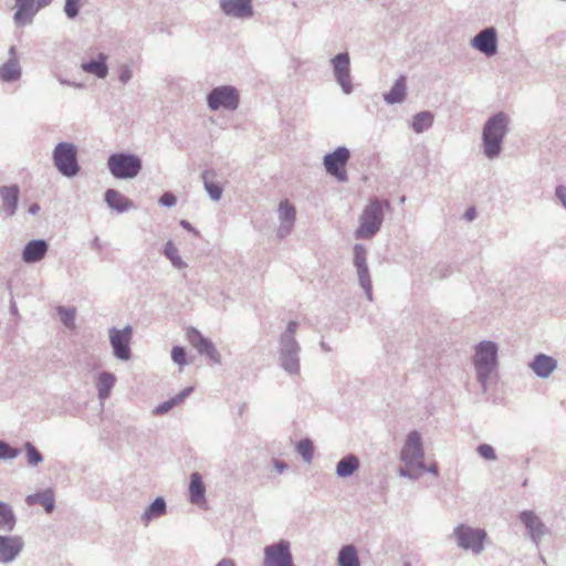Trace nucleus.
<instances>
[{
  "label": "nucleus",
  "mask_w": 566,
  "mask_h": 566,
  "mask_svg": "<svg viewBox=\"0 0 566 566\" xmlns=\"http://www.w3.org/2000/svg\"><path fill=\"white\" fill-rule=\"evenodd\" d=\"M207 105L212 112L219 109L233 112L240 105L239 91L232 85L213 87L207 95Z\"/></svg>",
  "instance_id": "obj_6"
},
{
  "label": "nucleus",
  "mask_w": 566,
  "mask_h": 566,
  "mask_svg": "<svg viewBox=\"0 0 566 566\" xmlns=\"http://www.w3.org/2000/svg\"><path fill=\"white\" fill-rule=\"evenodd\" d=\"M453 535L458 546L462 549L472 551L474 554H480L484 549L486 532L482 528H473L465 524H459L454 528Z\"/></svg>",
  "instance_id": "obj_8"
},
{
  "label": "nucleus",
  "mask_w": 566,
  "mask_h": 566,
  "mask_svg": "<svg viewBox=\"0 0 566 566\" xmlns=\"http://www.w3.org/2000/svg\"><path fill=\"white\" fill-rule=\"evenodd\" d=\"M59 81L63 85H70V86H74V87H77V88H83V84H81V83L70 82V81L64 80V78H59Z\"/></svg>",
  "instance_id": "obj_57"
},
{
  "label": "nucleus",
  "mask_w": 566,
  "mask_h": 566,
  "mask_svg": "<svg viewBox=\"0 0 566 566\" xmlns=\"http://www.w3.org/2000/svg\"><path fill=\"white\" fill-rule=\"evenodd\" d=\"M216 176H217V174L212 169L211 170H205L201 174L203 186H205V189L208 192L209 197L213 201H219L221 199V197H222L223 189H222V187L218 182H214L212 180Z\"/></svg>",
  "instance_id": "obj_33"
},
{
  "label": "nucleus",
  "mask_w": 566,
  "mask_h": 566,
  "mask_svg": "<svg viewBox=\"0 0 566 566\" xmlns=\"http://www.w3.org/2000/svg\"><path fill=\"white\" fill-rule=\"evenodd\" d=\"M43 9L38 0H15L13 21L17 27L31 24L35 14Z\"/></svg>",
  "instance_id": "obj_19"
},
{
  "label": "nucleus",
  "mask_w": 566,
  "mask_h": 566,
  "mask_svg": "<svg viewBox=\"0 0 566 566\" xmlns=\"http://www.w3.org/2000/svg\"><path fill=\"white\" fill-rule=\"evenodd\" d=\"M353 264L356 269L359 286L366 297L373 301V282L367 264V249L361 243H355L353 247Z\"/></svg>",
  "instance_id": "obj_9"
},
{
  "label": "nucleus",
  "mask_w": 566,
  "mask_h": 566,
  "mask_svg": "<svg viewBox=\"0 0 566 566\" xmlns=\"http://www.w3.org/2000/svg\"><path fill=\"white\" fill-rule=\"evenodd\" d=\"M52 160L63 177L73 178L81 170L77 160V147L73 143L61 142L56 144L52 153Z\"/></svg>",
  "instance_id": "obj_4"
},
{
  "label": "nucleus",
  "mask_w": 566,
  "mask_h": 566,
  "mask_svg": "<svg viewBox=\"0 0 566 566\" xmlns=\"http://www.w3.org/2000/svg\"><path fill=\"white\" fill-rule=\"evenodd\" d=\"M476 452L479 455L488 461L496 460V453L494 448L491 444L482 443L478 446Z\"/></svg>",
  "instance_id": "obj_46"
},
{
  "label": "nucleus",
  "mask_w": 566,
  "mask_h": 566,
  "mask_svg": "<svg viewBox=\"0 0 566 566\" xmlns=\"http://www.w3.org/2000/svg\"><path fill=\"white\" fill-rule=\"evenodd\" d=\"M10 313L12 315H18V307H17V304L13 300L10 301Z\"/></svg>",
  "instance_id": "obj_62"
},
{
  "label": "nucleus",
  "mask_w": 566,
  "mask_h": 566,
  "mask_svg": "<svg viewBox=\"0 0 566 566\" xmlns=\"http://www.w3.org/2000/svg\"><path fill=\"white\" fill-rule=\"evenodd\" d=\"M116 377L109 371L99 373L96 381L97 396L101 400H105L111 396V391L115 386Z\"/></svg>",
  "instance_id": "obj_31"
},
{
  "label": "nucleus",
  "mask_w": 566,
  "mask_h": 566,
  "mask_svg": "<svg viewBox=\"0 0 566 566\" xmlns=\"http://www.w3.org/2000/svg\"><path fill=\"white\" fill-rule=\"evenodd\" d=\"M349 158V149L345 146H339L333 153L326 154L323 159L326 172L335 177L338 181L346 182L348 176L345 167Z\"/></svg>",
  "instance_id": "obj_10"
},
{
  "label": "nucleus",
  "mask_w": 566,
  "mask_h": 566,
  "mask_svg": "<svg viewBox=\"0 0 566 566\" xmlns=\"http://www.w3.org/2000/svg\"><path fill=\"white\" fill-rule=\"evenodd\" d=\"M107 168L116 179H133L143 168L142 159L130 153H113L107 159Z\"/></svg>",
  "instance_id": "obj_5"
},
{
  "label": "nucleus",
  "mask_w": 566,
  "mask_h": 566,
  "mask_svg": "<svg viewBox=\"0 0 566 566\" xmlns=\"http://www.w3.org/2000/svg\"><path fill=\"white\" fill-rule=\"evenodd\" d=\"M555 195L563 207L566 209V186L559 185L555 189Z\"/></svg>",
  "instance_id": "obj_52"
},
{
  "label": "nucleus",
  "mask_w": 566,
  "mask_h": 566,
  "mask_svg": "<svg viewBox=\"0 0 566 566\" xmlns=\"http://www.w3.org/2000/svg\"><path fill=\"white\" fill-rule=\"evenodd\" d=\"M471 45L490 57L497 53V32L494 27L481 30L471 40Z\"/></svg>",
  "instance_id": "obj_17"
},
{
  "label": "nucleus",
  "mask_w": 566,
  "mask_h": 566,
  "mask_svg": "<svg viewBox=\"0 0 566 566\" xmlns=\"http://www.w3.org/2000/svg\"><path fill=\"white\" fill-rule=\"evenodd\" d=\"M22 75V69L19 59H8L0 66V80L4 83H12L18 81Z\"/></svg>",
  "instance_id": "obj_28"
},
{
  "label": "nucleus",
  "mask_w": 566,
  "mask_h": 566,
  "mask_svg": "<svg viewBox=\"0 0 566 566\" xmlns=\"http://www.w3.org/2000/svg\"><path fill=\"white\" fill-rule=\"evenodd\" d=\"M301 346L298 342L280 340L279 364L290 376H297L301 371Z\"/></svg>",
  "instance_id": "obj_12"
},
{
  "label": "nucleus",
  "mask_w": 566,
  "mask_h": 566,
  "mask_svg": "<svg viewBox=\"0 0 566 566\" xmlns=\"http://www.w3.org/2000/svg\"><path fill=\"white\" fill-rule=\"evenodd\" d=\"M464 217H465L467 220L472 221L476 217L475 209L473 207L469 208L465 211Z\"/></svg>",
  "instance_id": "obj_56"
},
{
  "label": "nucleus",
  "mask_w": 566,
  "mask_h": 566,
  "mask_svg": "<svg viewBox=\"0 0 566 566\" xmlns=\"http://www.w3.org/2000/svg\"><path fill=\"white\" fill-rule=\"evenodd\" d=\"M390 205L388 200L380 201L377 198L370 199L359 217V226L355 231V238H373L381 228L385 217V208L388 209Z\"/></svg>",
  "instance_id": "obj_3"
},
{
  "label": "nucleus",
  "mask_w": 566,
  "mask_h": 566,
  "mask_svg": "<svg viewBox=\"0 0 566 566\" xmlns=\"http://www.w3.org/2000/svg\"><path fill=\"white\" fill-rule=\"evenodd\" d=\"M19 196L20 188L18 185L0 187L1 211L6 218H11L15 214L19 203Z\"/></svg>",
  "instance_id": "obj_21"
},
{
  "label": "nucleus",
  "mask_w": 566,
  "mask_h": 566,
  "mask_svg": "<svg viewBox=\"0 0 566 566\" xmlns=\"http://www.w3.org/2000/svg\"><path fill=\"white\" fill-rule=\"evenodd\" d=\"M159 203L163 206V207H166V208H172L176 206L177 203V198L176 196L170 192V191H166L165 193L161 195V197L159 198Z\"/></svg>",
  "instance_id": "obj_49"
},
{
  "label": "nucleus",
  "mask_w": 566,
  "mask_h": 566,
  "mask_svg": "<svg viewBox=\"0 0 566 566\" xmlns=\"http://www.w3.org/2000/svg\"><path fill=\"white\" fill-rule=\"evenodd\" d=\"M279 219L280 222L295 223L296 210L295 207L289 202V200H282L279 205Z\"/></svg>",
  "instance_id": "obj_39"
},
{
  "label": "nucleus",
  "mask_w": 566,
  "mask_h": 566,
  "mask_svg": "<svg viewBox=\"0 0 566 566\" xmlns=\"http://www.w3.org/2000/svg\"><path fill=\"white\" fill-rule=\"evenodd\" d=\"M92 248H93V249H96V250H102V248H103V247H102V243H101V241H99L98 237H95V238L93 239V241H92Z\"/></svg>",
  "instance_id": "obj_60"
},
{
  "label": "nucleus",
  "mask_w": 566,
  "mask_h": 566,
  "mask_svg": "<svg viewBox=\"0 0 566 566\" xmlns=\"http://www.w3.org/2000/svg\"><path fill=\"white\" fill-rule=\"evenodd\" d=\"M167 504L163 496H157L144 511L142 521L148 524L151 520L158 518L166 514Z\"/></svg>",
  "instance_id": "obj_32"
},
{
  "label": "nucleus",
  "mask_w": 566,
  "mask_h": 566,
  "mask_svg": "<svg viewBox=\"0 0 566 566\" xmlns=\"http://www.w3.org/2000/svg\"><path fill=\"white\" fill-rule=\"evenodd\" d=\"M163 253L176 269L180 270L187 268V263L181 259L177 247L171 240L166 242Z\"/></svg>",
  "instance_id": "obj_38"
},
{
  "label": "nucleus",
  "mask_w": 566,
  "mask_h": 566,
  "mask_svg": "<svg viewBox=\"0 0 566 566\" xmlns=\"http://www.w3.org/2000/svg\"><path fill=\"white\" fill-rule=\"evenodd\" d=\"M23 448L25 450L28 465L34 468L43 462V454L36 449V447L33 443L28 441L23 444Z\"/></svg>",
  "instance_id": "obj_40"
},
{
  "label": "nucleus",
  "mask_w": 566,
  "mask_h": 566,
  "mask_svg": "<svg viewBox=\"0 0 566 566\" xmlns=\"http://www.w3.org/2000/svg\"><path fill=\"white\" fill-rule=\"evenodd\" d=\"M433 124V114L429 111L417 113L411 123V128L415 133L420 134L429 129Z\"/></svg>",
  "instance_id": "obj_37"
},
{
  "label": "nucleus",
  "mask_w": 566,
  "mask_h": 566,
  "mask_svg": "<svg viewBox=\"0 0 566 566\" xmlns=\"http://www.w3.org/2000/svg\"><path fill=\"white\" fill-rule=\"evenodd\" d=\"M180 226H181L185 230H187V231H189V232H192V233H193V234H196V235H199V231H198V230H196L189 221H187V220H181V221H180Z\"/></svg>",
  "instance_id": "obj_54"
},
{
  "label": "nucleus",
  "mask_w": 566,
  "mask_h": 566,
  "mask_svg": "<svg viewBox=\"0 0 566 566\" xmlns=\"http://www.w3.org/2000/svg\"><path fill=\"white\" fill-rule=\"evenodd\" d=\"M520 521L525 526L532 542L536 545V547H538L543 537L548 534V527L533 511L521 512Z\"/></svg>",
  "instance_id": "obj_18"
},
{
  "label": "nucleus",
  "mask_w": 566,
  "mask_h": 566,
  "mask_svg": "<svg viewBox=\"0 0 566 566\" xmlns=\"http://www.w3.org/2000/svg\"><path fill=\"white\" fill-rule=\"evenodd\" d=\"M17 525V516L10 504L0 501V530L12 532Z\"/></svg>",
  "instance_id": "obj_35"
},
{
  "label": "nucleus",
  "mask_w": 566,
  "mask_h": 566,
  "mask_svg": "<svg viewBox=\"0 0 566 566\" xmlns=\"http://www.w3.org/2000/svg\"><path fill=\"white\" fill-rule=\"evenodd\" d=\"M331 64L337 84L342 87L344 94L349 95L353 92L349 54L347 52L336 54L331 60Z\"/></svg>",
  "instance_id": "obj_14"
},
{
  "label": "nucleus",
  "mask_w": 566,
  "mask_h": 566,
  "mask_svg": "<svg viewBox=\"0 0 566 566\" xmlns=\"http://www.w3.org/2000/svg\"><path fill=\"white\" fill-rule=\"evenodd\" d=\"M108 334L113 355L119 360H129L132 357L130 342L133 337V327L130 325H127L122 329L112 327L108 331Z\"/></svg>",
  "instance_id": "obj_13"
},
{
  "label": "nucleus",
  "mask_w": 566,
  "mask_h": 566,
  "mask_svg": "<svg viewBox=\"0 0 566 566\" xmlns=\"http://www.w3.org/2000/svg\"><path fill=\"white\" fill-rule=\"evenodd\" d=\"M81 69L87 74L95 75L97 78H105L108 74L107 55L98 53L97 59L83 62Z\"/></svg>",
  "instance_id": "obj_25"
},
{
  "label": "nucleus",
  "mask_w": 566,
  "mask_h": 566,
  "mask_svg": "<svg viewBox=\"0 0 566 566\" xmlns=\"http://www.w3.org/2000/svg\"><path fill=\"white\" fill-rule=\"evenodd\" d=\"M510 117L497 112L486 119L482 128L483 154L489 159L497 158L502 151L503 140L509 133Z\"/></svg>",
  "instance_id": "obj_1"
},
{
  "label": "nucleus",
  "mask_w": 566,
  "mask_h": 566,
  "mask_svg": "<svg viewBox=\"0 0 566 566\" xmlns=\"http://www.w3.org/2000/svg\"><path fill=\"white\" fill-rule=\"evenodd\" d=\"M298 327V323L295 321L289 322L285 331L280 335V340L283 342H297L295 339V334Z\"/></svg>",
  "instance_id": "obj_45"
},
{
  "label": "nucleus",
  "mask_w": 566,
  "mask_h": 566,
  "mask_svg": "<svg viewBox=\"0 0 566 566\" xmlns=\"http://www.w3.org/2000/svg\"><path fill=\"white\" fill-rule=\"evenodd\" d=\"M8 54H9V59H18V53H17V48H15V45H11V46L9 48V52H8Z\"/></svg>",
  "instance_id": "obj_59"
},
{
  "label": "nucleus",
  "mask_w": 566,
  "mask_h": 566,
  "mask_svg": "<svg viewBox=\"0 0 566 566\" xmlns=\"http://www.w3.org/2000/svg\"><path fill=\"white\" fill-rule=\"evenodd\" d=\"M221 11L232 18L248 19L253 17L252 0H220Z\"/></svg>",
  "instance_id": "obj_20"
},
{
  "label": "nucleus",
  "mask_w": 566,
  "mask_h": 566,
  "mask_svg": "<svg viewBox=\"0 0 566 566\" xmlns=\"http://www.w3.org/2000/svg\"><path fill=\"white\" fill-rule=\"evenodd\" d=\"M216 566H237L234 560L231 558H222L219 560Z\"/></svg>",
  "instance_id": "obj_55"
},
{
  "label": "nucleus",
  "mask_w": 566,
  "mask_h": 566,
  "mask_svg": "<svg viewBox=\"0 0 566 566\" xmlns=\"http://www.w3.org/2000/svg\"><path fill=\"white\" fill-rule=\"evenodd\" d=\"M56 311H57L61 322L66 327H71L74 325V321H75V310L74 308L59 306L56 308Z\"/></svg>",
  "instance_id": "obj_42"
},
{
  "label": "nucleus",
  "mask_w": 566,
  "mask_h": 566,
  "mask_svg": "<svg viewBox=\"0 0 566 566\" xmlns=\"http://www.w3.org/2000/svg\"><path fill=\"white\" fill-rule=\"evenodd\" d=\"M106 205L118 213L126 212L134 208V202L116 189H107L104 193Z\"/></svg>",
  "instance_id": "obj_24"
},
{
  "label": "nucleus",
  "mask_w": 566,
  "mask_h": 566,
  "mask_svg": "<svg viewBox=\"0 0 566 566\" xmlns=\"http://www.w3.org/2000/svg\"><path fill=\"white\" fill-rule=\"evenodd\" d=\"M82 6L84 4L78 2L77 0H65L63 9L65 15L71 20L75 19L78 15Z\"/></svg>",
  "instance_id": "obj_44"
},
{
  "label": "nucleus",
  "mask_w": 566,
  "mask_h": 566,
  "mask_svg": "<svg viewBox=\"0 0 566 566\" xmlns=\"http://www.w3.org/2000/svg\"><path fill=\"white\" fill-rule=\"evenodd\" d=\"M20 454V449L11 447L7 441L0 440V460H12Z\"/></svg>",
  "instance_id": "obj_43"
},
{
  "label": "nucleus",
  "mask_w": 566,
  "mask_h": 566,
  "mask_svg": "<svg viewBox=\"0 0 566 566\" xmlns=\"http://www.w3.org/2000/svg\"><path fill=\"white\" fill-rule=\"evenodd\" d=\"M424 472H429L431 474L437 475L438 474V464L437 463H432L429 467L426 465Z\"/></svg>",
  "instance_id": "obj_58"
},
{
  "label": "nucleus",
  "mask_w": 566,
  "mask_h": 566,
  "mask_svg": "<svg viewBox=\"0 0 566 566\" xmlns=\"http://www.w3.org/2000/svg\"><path fill=\"white\" fill-rule=\"evenodd\" d=\"M40 211V206L38 203H32L29 207V213L30 214H36Z\"/></svg>",
  "instance_id": "obj_61"
},
{
  "label": "nucleus",
  "mask_w": 566,
  "mask_h": 566,
  "mask_svg": "<svg viewBox=\"0 0 566 566\" xmlns=\"http://www.w3.org/2000/svg\"><path fill=\"white\" fill-rule=\"evenodd\" d=\"M49 251V244L43 239L30 240L23 248L22 260L28 264L38 263L44 259Z\"/></svg>",
  "instance_id": "obj_22"
},
{
  "label": "nucleus",
  "mask_w": 566,
  "mask_h": 566,
  "mask_svg": "<svg viewBox=\"0 0 566 566\" xmlns=\"http://www.w3.org/2000/svg\"><path fill=\"white\" fill-rule=\"evenodd\" d=\"M293 227V223L280 222V226L277 228V237L281 239L285 238L291 233Z\"/></svg>",
  "instance_id": "obj_50"
},
{
  "label": "nucleus",
  "mask_w": 566,
  "mask_h": 566,
  "mask_svg": "<svg viewBox=\"0 0 566 566\" xmlns=\"http://www.w3.org/2000/svg\"><path fill=\"white\" fill-rule=\"evenodd\" d=\"M189 343L197 349L200 355L207 356L212 363L220 365L221 355L217 350L214 344L205 337L197 328L190 327L187 331Z\"/></svg>",
  "instance_id": "obj_15"
},
{
  "label": "nucleus",
  "mask_w": 566,
  "mask_h": 566,
  "mask_svg": "<svg viewBox=\"0 0 566 566\" xmlns=\"http://www.w3.org/2000/svg\"><path fill=\"white\" fill-rule=\"evenodd\" d=\"M24 541L20 535H0V564L13 563L22 553Z\"/></svg>",
  "instance_id": "obj_16"
},
{
  "label": "nucleus",
  "mask_w": 566,
  "mask_h": 566,
  "mask_svg": "<svg viewBox=\"0 0 566 566\" xmlns=\"http://www.w3.org/2000/svg\"><path fill=\"white\" fill-rule=\"evenodd\" d=\"M273 467L279 473H283L287 469V464L277 459H273Z\"/></svg>",
  "instance_id": "obj_53"
},
{
  "label": "nucleus",
  "mask_w": 566,
  "mask_h": 566,
  "mask_svg": "<svg viewBox=\"0 0 566 566\" xmlns=\"http://www.w3.org/2000/svg\"><path fill=\"white\" fill-rule=\"evenodd\" d=\"M407 95V78L400 75L391 86L390 91L384 94V99L387 104H400L406 99Z\"/></svg>",
  "instance_id": "obj_27"
},
{
  "label": "nucleus",
  "mask_w": 566,
  "mask_h": 566,
  "mask_svg": "<svg viewBox=\"0 0 566 566\" xmlns=\"http://www.w3.org/2000/svg\"><path fill=\"white\" fill-rule=\"evenodd\" d=\"M206 499V486L202 476L198 472L190 475L189 500L192 504H200Z\"/></svg>",
  "instance_id": "obj_29"
},
{
  "label": "nucleus",
  "mask_w": 566,
  "mask_h": 566,
  "mask_svg": "<svg viewBox=\"0 0 566 566\" xmlns=\"http://www.w3.org/2000/svg\"><path fill=\"white\" fill-rule=\"evenodd\" d=\"M499 347L492 340H482L475 346L473 364L476 371V379L485 392L488 390L491 374L499 365Z\"/></svg>",
  "instance_id": "obj_2"
},
{
  "label": "nucleus",
  "mask_w": 566,
  "mask_h": 566,
  "mask_svg": "<svg viewBox=\"0 0 566 566\" xmlns=\"http://www.w3.org/2000/svg\"><path fill=\"white\" fill-rule=\"evenodd\" d=\"M423 471H419L416 467H400L398 469V474L402 478H408L410 480H418Z\"/></svg>",
  "instance_id": "obj_48"
},
{
  "label": "nucleus",
  "mask_w": 566,
  "mask_h": 566,
  "mask_svg": "<svg viewBox=\"0 0 566 566\" xmlns=\"http://www.w3.org/2000/svg\"><path fill=\"white\" fill-rule=\"evenodd\" d=\"M39 1V6L40 7H43L45 8L46 6H49L53 0H38Z\"/></svg>",
  "instance_id": "obj_63"
},
{
  "label": "nucleus",
  "mask_w": 566,
  "mask_h": 566,
  "mask_svg": "<svg viewBox=\"0 0 566 566\" xmlns=\"http://www.w3.org/2000/svg\"><path fill=\"white\" fill-rule=\"evenodd\" d=\"M321 348L324 352H329L331 350V347L325 342H321Z\"/></svg>",
  "instance_id": "obj_64"
},
{
  "label": "nucleus",
  "mask_w": 566,
  "mask_h": 566,
  "mask_svg": "<svg viewBox=\"0 0 566 566\" xmlns=\"http://www.w3.org/2000/svg\"><path fill=\"white\" fill-rule=\"evenodd\" d=\"M132 77H133V72L129 69V66L125 65L124 67H122L119 76H118V80L123 84H126V83H128L130 81Z\"/></svg>",
  "instance_id": "obj_51"
},
{
  "label": "nucleus",
  "mask_w": 566,
  "mask_h": 566,
  "mask_svg": "<svg viewBox=\"0 0 566 566\" xmlns=\"http://www.w3.org/2000/svg\"><path fill=\"white\" fill-rule=\"evenodd\" d=\"M359 468V459L357 455L349 453L343 457L336 464V474L338 478H349Z\"/></svg>",
  "instance_id": "obj_30"
},
{
  "label": "nucleus",
  "mask_w": 566,
  "mask_h": 566,
  "mask_svg": "<svg viewBox=\"0 0 566 566\" xmlns=\"http://www.w3.org/2000/svg\"><path fill=\"white\" fill-rule=\"evenodd\" d=\"M528 367L538 378H548L553 371L557 368V360L546 354H536Z\"/></svg>",
  "instance_id": "obj_23"
},
{
  "label": "nucleus",
  "mask_w": 566,
  "mask_h": 566,
  "mask_svg": "<svg viewBox=\"0 0 566 566\" xmlns=\"http://www.w3.org/2000/svg\"><path fill=\"white\" fill-rule=\"evenodd\" d=\"M193 388L187 387L184 390H181L179 394H177L175 397L159 403L154 409V415H164L167 413L170 409H172L175 406L181 403L191 392Z\"/></svg>",
  "instance_id": "obj_36"
},
{
  "label": "nucleus",
  "mask_w": 566,
  "mask_h": 566,
  "mask_svg": "<svg viewBox=\"0 0 566 566\" xmlns=\"http://www.w3.org/2000/svg\"><path fill=\"white\" fill-rule=\"evenodd\" d=\"M296 451L304 462L311 463L314 457L313 441L308 438L300 440L296 444Z\"/></svg>",
  "instance_id": "obj_41"
},
{
  "label": "nucleus",
  "mask_w": 566,
  "mask_h": 566,
  "mask_svg": "<svg viewBox=\"0 0 566 566\" xmlns=\"http://www.w3.org/2000/svg\"><path fill=\"white\" fill-rule=\"evenodd\" d=\"M424 450L422 446L421 434L413 430L408 433L405 444L400 452V460L407 467H416L419 471L426 470V464L423 462Z\"/></svg>",
  "instance_id": "obj_7"
},
{
  "label": "nucleus",
  "mask_w": 566,
  "mask_h": 566,
  "mask_svg": "<svg viewBox=\"0 0 566 566\" xmlns=\"http://www.w3.org/2000/svg\"><path fill=\"white\" fill-rule=\"evenodd\" d=\"M338 566H360L358 551L353 544L344 545L337 556Z\"/></svg>",
  "instance_id": "obj_34"
},
{
  "label": "nucleus",
  "mask_w": 566,
  "mask_h": 566,
  "mask_svg": "<svg viewBox=\"0 0 566 566\" xmlns=\"http://www.w3.org/2000/svg\"><path fill=\"white\" fill-rule=\"evenodd\" d=\"M28 505H41L44 507L46 513H52L55 507V495L52 489H45L43 491L30 494L25 497Z\"/></svg>",
  "instance_id": "obj_26"
},
{
  "label": "nucleus",
  "mask_w": 566,
  "mask_h": 566,
  "mask_svg": "<svg viewBox=\"0 0 566 566\" xmlns=\"http://www.w3.org/2000/svg\"><path fill=\"white\" fill-rule=\"evenodd\" d=\"M171 359L174 363L184 366L187 364L186 349L182 346H174L171 349Z\"/></svg>",
  "instance_id": "obj_47"
},
{
  "label": "nucleus",
  "mask_w": 566,
  "mask_h": 566,
  "mask_svg": "<svg viewBox=\"0 0 566 566\" xmlns=\"http://www.w3.org/2000/svg\"><path fill=\"white\" fill-rule=\"evenodd\" d=\"M263 553V566H295L287 539L266 545Z\"/></svg>",
  "instance_id": "obj_11"
}]
</instances>
